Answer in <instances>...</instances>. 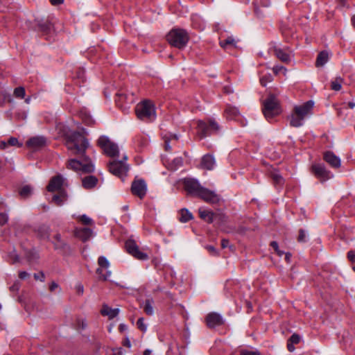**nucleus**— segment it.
<instances>
[{
    "label": "nucleus",
    "mask_w": 355,
    "mask_h": 355,
    "mask_svg": "<svg viewBox=\"0 0 355 355\" xmlns=\"http://www.w3.org/2000/svg\"><path fill=\"white\" fill-rule=\"evenodd\" d=\"M131 190L134 195L142 198L146 193V184L143 180H136L132 184Z\"/></svg>",
    "instance_id": "obj_12"
},
{
    "label": "nucleus",
    "mask_w": 355,
    "mask_h": 355,
    "mask_svg": "<svg viewBox=\"0 0 355 355\" xmlns=\"http://www.w3.org/2000/svg\"><path fill=\"white\" fill-rule=\"evenodd\" d=\"M343 79L341 77H336L331 82V88L335 91H339L342 87Z\"/></svg>",
    "instance_id": "obj_34"
},
{
    "label": "nucleus",
    "mask_w": 355,
    "mask_h": 355,
    "mask_svg": "<svg viewBox=\"0 0 355 355\" xmlns=\"http://www.w3.org/2000/svg\"><path fill=\"white\" fill-rule=\"evenodd\" d=\"M32 191L33 189L29 185H26L21 189L19 194L23 198H27L31 194Z\"/></svg>",
    "instance_id": "obj_37"
},
{
    "label": "nucleus",
    "mask_w": 355,
    "mask_h": 355,
    "mask_svg": "<svg viewBox=\"0 0 355 355\" xmlns=\"http://www.w3.org/2000/svg\"><path fill=\"white\" fill-rule=\"evenodd\" d=\"M119 313V309H112L107 305L105 304L101 311V313L103 315L107 316L109 319L115 318Z\"/></svg>",
    "instance_id": "obj_22"
},
{
    "label": "nucleus",
    "mask_w": 355,
    "mask_h": 355,
    "mask_svg": "<svg viewBox=\"0 0 355 355\" xmlns=\"http://www.w3.org/2000/svg\"><path fill=\"white\" fill-rule=\"evenodd\" d=\"M86 326H87V323L85 322V321H84L83 320H78V327L79 329H84L86 327Z\"/></svg>",
    "instance_id": "obj_55"
},
{
    "label": "nucleus",
    "mask_w": 355,
    "mask_h": 355,
    "mask_svg": "<svg viewBox=\"0 0 355 355\" xmlns=\"http://www.w3.org/2000/svg\"><path fill=\"white\" fill-rule=\"evenodd\" d=\"M8 141L6 142L4 141H0V148L1 149H5L8 146Z\"/></svg>",
    "instance_id": "obj_61"
},
{
    "label": "nucleus",
    "mask_w": 355,
    "mask_h": 355,
    "mask_svg": "<svg viewBox=\"0 0 355 355\" xmlns=\"http://www.w3.org/2000/svg\"><path fill=\"white\" fill-rule=\"evenodd\" d=\"M52 5H59L63 2V0H50Z\"/></svg>",
    "instance_id": "obj_62"
},
{
    "label": "nucleus",
    "mask_w": 355,
    "mask_h": 355,
    "mask_svg": "<svg viewBox=\"0 0 355 355\" xmlns=\"http://www.w3.org/2000/svg\"><path fill=\"white\" fill-rule=\"evenodd\" d=\"M76 290L79 294H82L83 293V286L81 284L77 285Z\"/></svg>",
    "instance_id": "obj_59"
},
{
    "label": "nucleus",
    "mask_w": 355,
    "mask_h": 355,
    "mask_svg": "<svg viewBox=\"0 0 355 355\" xmlns=\"http://www.w3.org/2000/svg\"><path fill=\"white\" fill-rule=\"evenodd\" d=\"M347 257L352 262H355V252L354 251L348 252Z\"/></svg>",
    "instance_id": "obj_54"
},
{
    "label": "nucleus",
    "mask_w": 355,
    "mask_h": 355,
    "mask_svg": "<svg viewBox=\"0 0 355 355\" xmlns=\"http://www.w3.org/2000/svg\"><path fill=\"white\" fill-rule=\"evenodd\" d=\"M67 148L74 154L83 155L89 146V142L82 133L67 131L64 133Z\"/></svg>",
    "instance_id": "obj_1"
},
{
    "label": "nucleus",
    "mask_w": 355,
    "mask_h": 355,
    "mask_svg": "<svg viewBox=\"0 0 355 355\" xmlns=\"http://www.w3.org/2000/svg\"><path fill=\"white\" fill-rule=\"evenodd\" d=\"M294 344H293L291 342H288V344H287V347H288V349L290 351V352H293L294 349H295V347L293 346Z\"/></svg>",
    "instance_id": "obj_60"
},
{
    "label": "nucleus",
    "mask_w": 355,
    "mask_h": 355,
    "mask_svg": "<svg viewBox=\"0 0 355 355\" xmlns=\"http://www.w3.org/2000/svg\"><path fill=\"white\" fill-rule=\"evenodd\" d=\"M281 109L279 102L274 95H270L263 102V113L268 120L279 114Z\"/></svg>",
    "instance_id": "obj_4"
},
{
    "label": "nucleus",
    "mask_w": 355,
    "mask_h": 355,
    "mask_svg": "<svg viewBox=\"0 0 355 355\" xmlns=\"http://www.w3.org/2000/svg\"><path fill=\"white\" fill-rule=\"evenodd\" d=\"M137 116L144 121H153L156 118V112L153 103L148 100L138 103L135 107Z\"/></svg>",
    "instance_id": "obj_2"
},
{
    "label": "nucleus",
    "mask_w": 355,
    "mask_h": 355,
    "mask_svg": "<svg viewBox=\"0 0 355 355\" xmlns=\"http://www.w3.org/2000/svg\"><path fill=\"white\" fill-rule=\"evenodd\" d=\"M289 122L290 125L293 127H300L303 124V120L300 117L294 109L289 116Z\"/></svg>",
    "instance_id": "obj_26"
},
{
    "label": "nucleus",
    "mask_w": 355,
    "mask_h": 355,
    "mask_svg": "<svg viewBox=\"0 0 355 355\" xmlns=\"http://www.w3.org/2000/svg\"><path fill=\"white\" fill-rule=\"evenodd\" d=\"M270 245L273 248V249L275 250V252H277L279 250V247H278V244L276 241L271 242Z\"/></svg>",
    "instance_id": "obj_58"
},
{
    "label": "nucleus",
    "mask_w": 355,
    "mask_h": 355,
    "mask_svg": "<svg viewBox=\"0 0 355 355\" xmlns=\"http://www.w3.org/2000/svg\"><path fill=\"white\" fill-rule=\"evenodd\" d=\"M239 114L238 109L234 107L228 106L225 110V115L230 119H236Z\"/></svg>",
    "instance_id": "obj_31"
},
{
    "label": "nucleus",
    "mask_w": 355,
    "mask_h": 355,
    "mask_svg": "<svg viewBox=\"0 0 355 355\" xmlns=\"http://www.w3.org/2000/svg\"><path fill=\"white\" fill-rule=\"evenodd\" d=\"M25 255L28 261H33L39 258L38 253L35 250H27Z\"/></svg>",
    "instance_id": "obj_36"
},
{
    "label": "nucleus",
    "mask_w": 355,
    "mask_h": 355,
    "mask_svg": "<svg viewBox=\"0 0 355 355\" xmlns=\"http://www.w3.org/2000/svg\"><path fill=\"white\" fill-rule=\"evenodd\" d=\"M273 71L276 74L282 72L285 75L286 73V69L283 66H276L273 68Z\"/></svg>",
    "instance_id": "obj_46"
},
{
    "label": "nucleus",
    "mask_w": 355,
    "mask_h": 355,
    "mask_svg": "<svg viewBox=\"0 0 355 355\" xmlns=\"http://www.w3.org/2000/svg\"><path fill=\"white\" fill-rule=\"evenodd\" d=\"M272 80V78L271 75L269 74L268 76H265L262 77L260 80V82L263 86H266L267 83H270Z\"/></svg>",
    "instance_id": "obj_43"
},
{
    "label": "nucleus",
    "mask_w": 355,
    "mask_h": 355,
    "mask_svg": "<svg viewBox=\"0 0 355 355\" xmlns=\"http://www.w3.org/2000/svg\"><path fill=\"white\" fill-rule=\"evenodd\" d=\"M199 215L202 219L209 223L213 222L216 216L214 212L202 208L199 209Z\"/></svg>",
    "instance_id": "obj_24"
},
{
    "label": "nucleus",
    "mask_w": 355,
    "mask_h": 355,
    "mask_svg": "<svg viewBox=\"0 0 355 355\" xmlns=\"http://www.w3.org/2000/svg\"><path fill=\"white\" fill-rule=\"evenodd\" d=\"M166 40L171 46L181 49L187 45L189 35L183 29L173 28L167 34Z\"/></svg>",
    "instance_id": "obj_3"
},
{
    "label": "nucleus",
    "mask_w": 355,
    "mask_h": 355,
    "mask_svg": "<svg viewBox=\"0 0 355 355\" xmlns=\"http://www.w3.org/2000/svg\"><path fill=\"white\" fill-rule=\"evenodd\" d=\"M58 287V285L56 283L52 282L51 284L50 285V288H50L51 291H53Z\"/></svg>",
    "instance_id": "obj_63"
},
{
    "label": "nucleus",
    "mask_w": 355,
    "mask_h": 355,
    "mask_svg": "<svg viewBox=\"0 0 355 355\" xmlns=\"http://www.w3.org/2000/svg\"><path fill=\"white\" fill-rule=\"evenodd\" d=\"M106 270H107L106 274L103 275V272H102L101 275H98L100 279H103L104 281H106L110 277V275L112 274V272L110 270H109L108 269H106Z\"/></svg>",
    "instance_id": "obj_51"
},
{
    "label": "nucleus",
    "mask_w": 355,
    "mask_h": 355,
    "mask_svg": "<svg viewBox=\"0 0 355 355\" xmlns=\"http://www.w3.org/2000/svg\"><path fill=\"white\" fill-rule=\"evenodd\" d=\"M324 159L335 168H339L341 165L340 159L331 151H327L324 154Z\"/></svg>",
    "instance_id": "obj_19"
},
{
    "label": "nucleus",
    "mask_w": 355,
    "mask_h": 355,
    "mask_svg": "<svg viewBox=\"0 0 355 355\" xmlns=\"http://www.w3.org/2000/svg\"><path fill=\"white\" fill-rule=\"evenodd\" d=\"M206 249L213 255L217 254L216 248L212 245H207Z\"/></svg>",
    "instance_id": "obj_53"
},
{
    "label": "nucleus",
    "mask_w": 355,
    "mask_h": 355,
    "mask_svg": "<svg viewBox=\"0 0 355 355\" xmlns=\"http://www.w3.org/2000/svg\"><path fill=\"white\" fill-rule=\"evenodd\" d=\"M79 220L84 225H92V220L86 215H82L79 217Z\"/></svg>",
    "instance_id": "obj_41"
},
{
    "label": "nucleus",
    "mask_w": 355,
    "mask_h": 355,
    "mask_svg": "<svg viewBox=\"0 0 355 355\" xmlns=\"http://www.w3.org/2000/svg\"><path fill=\"white\" fill-rule=\"evenodd\" d=\"M67 167L75 171H81L84 173H91L94 170V166L87 157H85L81 162L75 159L69 160Z\"/></svg>",
    "instance_id": "obj_6"
},
{
    "label": "nucleus",
    "mask_w": 355,
    "mask_h": 355,
    "mask_svg": "<svg viewBox=\"0 0 355 355\" xmlns=\"http://www.w3.org/2000/svg\"><path fill=\"white\" fill-rule=\"evenodd\" d=\"M8 145L10 146H21V144L19 143L18 140L17 138L15 137H10L8 140Z\"/></svg>",
    "instance_id": "obj_48"
},
{
    "label": "nucleus",
    "mask_w": 355,
    "mask_h": 355,
    "mask_svg": "<svg viewBox=\"0 0 355 355\" xmlns=\"http://www.w3.org/2000/svg\"><path fill=\"white\" fill-rule=\"evenodd\" d=\"M46 140L42 136L31 137L26 141V146L33 150H37L45 146Z\"/></svg>",
    "instance_id": "obj_16"
},
{
    "label": "nucleus",
    "mask_w": 355,
    "mask_h": 355,
    "mask_svg": "<svg viewBox=\"0 0 355 355\" xmlns=\"http://www.w3.org/2000/svg\"><path fill=\"white\" fill-rule=\"evenodd\" d=\"M75 234L83 241H86L92 236V232L89 228H83L76 230Z\"/></svg>",
    "instance_id": "obj_23"
},
{
    "label": "nucleus",
    "mask_w": 355,
    "mask_h": 355,
    "mask_svg": "<svg viewBox=\"0 0 355 355\" xmlns=\"http://www.w3.org/2000/svg\"><path fill=\"white\" fill-rule=\"evenodd\" d=\"M58 193V194L53 196L52 200L56 205L60 206L67 199V195L64 191H61Z\"/></svg>",
    "instance_id": "obj_29"
},
{
    "label": "nucleus",
    "mask_w": 355,
    "mask_h": 355,
    "mask_svg": "<svg viewBox=\"0 0 355 355\" xmlns=\"http://www.w3.org/2000/svg\"><path fill=\"white\" fill-rule=\"evenodd\" d=\"M311 171L315 177L320 180L321 182H324L333 177L331 172L329 171L322 164H313L311 166Z\"/></svg>",
    "instance_id": "obj_10"
},
{
    "label": "nucleus",
    "mask_w": 355,
    "mask_h": 355,
    "mask_svg": "<svg viewBox=\"0 0 355 355\" xmlns=\"http://www.w3.org/2000/svg\"><path fill=\"white\" fill-rule=\"evenodd\" d=\"M306 234L304 230H300L299 232V236L297 240L299 242H306Z\"/></svg>",
    "instance_id": "obj_45"
},
{
    "label": "nucleus",
    "mask_w": 355,
    "mask_h": 355,
    "mask_svg": "<svg viewBox=\"0 0 355 355\" xmlns=\"http://www.w3.org/2000/svg\"><path fill=\"white\" fill-rule=\"evenodd\" d=\"M313 106V103L309 101L302 105H295L293 109L304 121V119L311 113Z\"/></svg>",
    "instance_id": "obj_13"
},
{
    "label": "nucleus",
    "mask_w": 355,
    "mask_h": 355,
    "mask_svg": "<svg viewBox=\"0 0 355 355\" xmlns=\"http://www.w3.org/2000/svg\"><path fill=\"white\" fill-rule=\"evenodd\" d=\"M108 168L110 173L120 178L125 175L128 171V165L123 161L110 162Z\"/></svg>",
    "instance_id": "obj_8"
},
{
    "label": "nucleus",
    "mask_w": 355,
    "mask_h": 355,
    "mask_svg": "<svg viewBox=\"0 0 355 355\" xmlns=\"http://www.w3.org/2000/svg\"><path fill=\"white\" fill-rule=\"evenodd\" d=\"M29 276V274L25 271H21L19 274V277L21 279H25Z\"/></svg>",
    "instance_id": "obj_57"
},
{
    "label": "nucleus",
    "mask_w": 355,
    "mask_h": 355,
    "mask_svg": "<svg viewBox=\"0 0 355 355\" xmlns=\"http://www.w3.org/2000/svg\"><path fill=\"white\" fill-rule=\"evenodd\" d=\"M8 217L6 214L0 213V225H3L8 221Z\"/></svg>",
    "instance_id": "obj_50"
},
{
    "label": "nucleus",
    "mask_w": 355,
    "mask_h": 355,
    "mask_svg": "<svg viewBox=\"0 0 355 355\" xmlns=\"http://www.w3.org/2000/svg\"><path fill=\"white\" fill-rule=\"evenodd\" d=\"M300 340V337L297 334H293L291 337L289 338L288 341L292 343L293 344H297Z\"/></svg>",
    "instance_id": "obj_49"
},
{
    "label": "nucleus",
    "mask_w": 355,
    "mask_h": 355,
    "mask_svg": "<svg viewBox=\"0 0 355 355\" xmlns=\"http://www.w3.org/2000/svg\"><path fill=\"white\" fill-rule=\"evenodd\" d=\"M198 135L200 139L209 136L219 130L218 124L214 120H209L208 123L202 121H198Z\"/></svg>",
    "instance_id": "obj_5"
},
{
    "label": "nucleus",
    "mask_w": 355,
    "mask_h": 355,
    "mask_svg": "<svg viewBox=\"0 0 355 355\" xmlns=\"http://www.w3.org/2000/svg\"><path fill=\"white\" fill-rule=\"evenodd\" d=\"M98 146L103 150L105 154L110 157H115L119 154V148L107 137L101 136L98 140Z\"/></svg>",
    "instance_id": "obj_7"
},
{
    "label": "nucleus",
    "mask_w": 355,
    "mask_h": 355,
    "mask_svg": "<svg viewBox=\"0 0 355 355\" xmlns=\"http://www.w3.org/2000/svg\"><path fill=\"white\" fill-rule=\"evenodd\" d=\"M98 264L99 268L96 269V273L101 275L103 269H108L110 267V262L106 257L101 256L98 259Z\"/></svg>",
    "instance_id": "obj_27"
},
{
    "label": "nucleus",
    "mask_w": 355,
    "mask_h": 355,
    "mask_svg": "<svg viewBox=\"0 0 355 355\" xmlns=\"http://www.w3.org/2000/svg\"><path fill=\"white\" fill-rule=\"evenodd\" d=\"M192 218V214L187 209H182L180 211V220L182 223L188 222L189 220Z\"/></svg>",
    "instance_id": "obj_35"
},
{
    "label": "nucleus",
    "mask_w": 355,
    "mask_h": 355,
    "mask_svg": "<svg viewBox=\"0 0 355 355\" xmlns=\"http://www.w3.org/2000/svg\"><path fill=\"white\" fill-rule=\"evenodd\" d=\"M153 303V300L148 299L146 300L144 304V311L147 315H152L154 313Z\"/></svg>",
    "instance_id": "obj_33"
},
{
    "label": "nucleus",
    "mask_w": 355,
    "mask_h": 355,
    "mask_svg": "<svg viewBox=\"0 0 355 355\" xmlns=\"http://www.w3.org/2000/svg\"><path fill=\"white\" fill-rule=\"evenodd\" d=\"M98 182V179L93 175H89L82 180V184L84 188L91 189L94 187Z\"/></svg>",
    "instance_id": "obj_25"
},
{
    "label": "nucleus",
    "mask_w": 355,
    "mask_h": 355,
    "mask_svg": "<svg viewBox=\"0 0 355 355\" xmlns=\"http://www.w3.org/2000/svg\"><path fill=\"white\" fill-rule=\"evenodd\" d=\"M56 242L55 243V247L56 248H62L64 246V243L61 240V237L60 234H56L55 236Z\"/></svg>",
    "instance_id": "obj_44"
},
{
    "label": "nucleus",
    "mask_w": 355,
    "mask_h": 355,
    "mask_svg": "<svg viewBox=\"0 0 355 355\" xmlns=\"http://www.w3.org/2000/svg\"><path fill=\"white\" fill-rule=\"evenodd\" d=\"M241 355H261L257 351H242Z\"/></svg>",
    "instance_id": "obj_52"
},
{
    "label": "nucleus",
    "mask_w": 355,
    "mask_h": 355,
    "mask_svg": "<svg viewBox=\"0 0 355 355\" xmlns=\"http://www.w3.org/2000/svg\"><path fill=\"white\" fill-rule=\"evenodd\" d=\"M236 41L232 37H228L224 40L220 41V45L223 49H228L229 47H236Z\"/></svg>",
    "instance_id": "obj_30"
},
{
    "label": "nucleus",
    "mask_w": 355,
    "mask_h": 355,
    "mask_svg": "<svg viewBox=\"0 0 355 355\" xmlns=\"http://www.w3.org/2000/svg\"><path fill=\"white\" fill-rule=\"evenodd\" d=\"M125 248L128 252L139 260H146L148 259L147 254L141 252L135 241L133 240H128L125 243Z\"/></svg>",
    "instance_id": "obj_9"
},
{
    "label": "nucleus",
    "mask_w": 355,
    "mask_h": 355,
    "mask_svg": "<svg viewBox=\"0 0 355 355\" xmlns=\"http://www.w3.org/2000/svg\"><path fill=\"white\" fill-rule=\"evenodd\" d=\"M331 53L327 51H321L317 57L315 65L317 67H323L329 60Z\"/></svg>",
    "instance_id": "obj_21"
},
{
    "label": "nucleus",
    "mask_w": 355,
    "mask_h": 355,
    "mask_svg": "<svg viewBox=\"0 0 355 355\" xmlns=\"http://www.w3.org/2000/svg\"><path fill=\"white\" fill-rule=\"evenodd\" d=\"M137 327L142 331L143 332H145L147 329V326L144 323V318H140L137 322Z\"/></svg>",
    "instance_id": "obj_42"
},
{
    "label": "nucleus",
    "mask_w": 355,
    "mask_h": 355,
    "mask_svg": "<svg viewBox=\"0 0 355 355\" xmlns=\"http://www.w3.org/2000/svg\"><path fill=\"white\" fill-rule=\"evenodd\" d=\"M198 196L210 203H216L219 200L218 196L216 193L204 187L202 188Z\"/></svg>",
    "instance_id": "obj_15"
},
{
    "label": "nucleus",
    "mask_w": 355,
    "mask_h": 355,
    "mask_svg": "<svg viewBox=\"0 0 355 355\" xmlns=\"http://www.w3.org/2000/svg\"><path fill=\"white\" fill-rule=\"evenodd\" d=\"M63 184L64 180L62 177L61 175H56L50 180L47 189L50 192H60L64 191L62 189Z\"/></svg>",
    "instance_id": "obj_14"
},
{
    "label": "nucleus",
    "mask_w": 355,
    "mask_h": 355,
    "mask_svg": "<svg viewBox=\"0 0 355 355\" xmlns=\"http://www.w3.org/2000/svg\"><path fill=\"white\" fill-rule=\"evenodd\" d=\"M215 159L210 155H206L202 157L201 160V167L207 170H211L215 166Z\"/></svg>",
    "instance_id": "obj_20"
},
{
    "label": "nucleus",
    "mask_w": 355,
    "mask_h": 355,
    "mask_svg": "<svg viewBox=\"0 0 355 355\" xmlns=\"http://www.w3.org/2000/svg\"><path fill=\"white\" fill-rule=\"evenodd\" d=\"M38 235L43 239H47L50 234V228L46 225H42L38 228Z\"/></svg>",
    "instance_id": "obj_32"
},
{
    "label": "nucleus",
    "mask_w": 355,
    "mask_h": 355,
    "mask_svg": "<svg viewBox=\"0 0 355 355\" xmlns=\"http://www.w3.org/2000/svg\"><path fill=\"white\" fill-rule=\"evenodd\" d=\"M9 257L12 263H17L19 261V256L15 252H11Z\"/></svg>",
    "instance_id": "obj_47"
},
{
    "label": "nucleus",
    "mask_w": 355,
    "mask_h": 355,
    "mask_svg": "<svg viewBox=\"0 0 355 355\" xmlns=\"http://www.w3.org/2000/svg\"><path fill=\"white\" fill-rule=\"evenodd\" d=\"M221 246L223 248H225L229 246V241L227 239H222L221 241Z\"/></svg>",
    "instance_id": "obj_56"
},
{
    "label": "nucleus",
    "mask_w": 355,
    "mask_h": 355,
    "mask_svg": "<svg viewBox=\"0 0 355 355\" xmlns=\"http://www.w3.org/2000/svg\"><path fill=\"white\" fill-rule=\"evenodd\" d=\"M270 51L277 58L284 62H288L291 60L289 53H287L286 49L281 48L279 45L270 48Z\"/></svg>",
    "instance_id": "obj_17"
},
{
    "label": "nucleus",
    "mask_w": 355,
    "mask_h": 355,
    "mask_svg": "<svg viewBox=\"0 0 355 355\" xmlns=\"http://www.w3.org/2000/svg\"><path fill=\"white\" fill-rule=\"evenodd\" d=\"M163 139L164 141L165 149H166V150L168 151L171 148V146H169V142L171 140L177 141L178 139V136L177 135L172 134V133H166V134L163 135Z\"/></svg>",
    "instance_id": "obj_28"
},
{
    "label": "nucleus",
    "mask_w": 355,
    "mask_h": 355,
    "mask_svg": "<svg viewBox=\"0 0 355 355\" xmlns=\"http://www.w3.org/2000/svg\"><path fill=\"white\" fill-rule=\"evenodd\" d=\"M183 164V160L182 157H176L175 158L172 164L173 165V168L174 170L177 169L180 166H181Z\"/></svg>",
    "instance_id": "obj_40"
},
{
    "label": "nucleus",
    "mask_w": 355,
    "mask_h": 355,
    "mask_svg": "<svg viewBox=\"0 0 355 355\" xmlns=\"http://www.w3.org/2000/svg\"><path fill=\"white\" fill-rule=\"evenodd\" d=\"M271 178H272L275 184H282L283 182V178L278 171L271 172Z\"/></svg>",
    "instance_id": "obj_38"
},
{
    "label": "nucleus",
    "mask_w": 355,
    "mask_h": 355,
    "mask_svg": "<svg viewBox=\"0 0 355 355\" xmlns=\"http://www.w3.org/2000/svg\"><path fill=\"white\" fill-rule=\"evenodd\" d=\"M183 184L184 189L189 193L197 196L202 188L197 180L192 178H185L183 180Z\"/></svg>",
    "instance_id": "obj_11"
},
{
    "label": "nucleus",
    "mask_w": 355,
    "mask_h": 355,
    "mask_svg": "<svg viewBox=\"0 0 355 355\" xmlns=\"http://www.w3.org/2000/svg\"><path fill=\"white\" fill-rule=\"evenodd\" d=\"M14 96L16 98H23L25 96V89L22 87H19L15 89Z\"/></svg>",
    "instance_id": "obj_39"
},
{
    "label": "nucleus",
    "mask_w": 355,
    "mask_h": 355,
    "mask_svg": "<svg viewBox=\"0 0 355 355\" xmlns=\"http://www.w3.org/2000/svg\"><path fill=\"white\" fill-rule=\"evenodd\" d=\"M123 345L126 346L127 347H131V343H130V341L129 340L128 338H125L124 340Z\"/></svg>",
    "instance_id": "obj_64"
},
{
    "label": "nucleus",
    "mask_w": 355,
    "mask_h": 355,
    "mask_svg": "<svg viewBox=\"0 0 355 355\" xmlns=\"http://www.w3.org/2000/svg\"><path fill=\"white\" fill-rule=\"evenodd\" d=\"M206 322L209 328H214L223 323V318L216 313H211L206 318Z\"/></svg>",
    "instance_id": "obj_18"
}]
</instances>
